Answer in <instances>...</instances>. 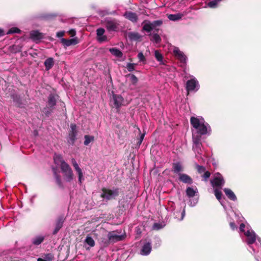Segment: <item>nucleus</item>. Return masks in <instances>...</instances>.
<instances>
[{"mask_svg": "<svg viewBox=\"0 0 261 261\" xmlns=\"http://www.w3.org/2000/svg\"><path fill=\"white\" fill-rule=\"evenodd\" d=\"M54 160L55 164L60 165V167L63 165V163H67L63 160L61 154L55 153L54 156Z\"/></svg>", "mask_w": 261, "mask_h": 261, "instance_id": "5701e85b", "label": "nucleus"}, {"mask_svg": "<svg viewBox=\"0 0 261 261\" xmlns=\"http://www.w3.org/2000/svg\"><path fill=\"white\" fill-rule=\"evenodd\" d=\"M137 57L140 61L143 62L145 60V57L142 53H138Z\"/></svg>", "mask_w": 261, "mask_h": 261, "instance_id": "8fccbe9b", "label": "nucleus"}, {"mask_svg": "<svg viewBox=\"0 0 261 261\" xmlns=\"http://www.w3.org/2000/svg\"><path fill=\"white\" fill-rule=\"evenodd\" d=\"M61 169L63 173L64 179L67 182H71L74 178V174L71 168L67 163H63L61 167Z\"/></svg>", "mask_w": 261, "mask_h": 261, "instance_id": "423d86ee", "label": "nucleus"}, {"mask_svg": "<svg viewBox=\"0 0 261 261\" xmlns=\"http://www.w3.org/2000/svg\"><path fill=\"white\" fill-rule=\"evenodd\" d=\"M225 181L222 175L218 172L215 174L213 178L211 180L212 185L216 188L221 189Z\"/></svg>", "mask_w": 261, "mask_h": 261, "instance_id": "0eeeda50", "label": "nucleus"}, {"mask_svg": "<svg viewBox=\"0 0 261 261\" xmlns=\"http://www.w3.org/2000/svg\"><path fill=\"white\" fill-rule=\"evenodd\" d=\"M54 258V256L51 253L44 254L42 257L37 258V261H52Z\"/></svg>", "mask_w": 261, "mask_h": 261, "instance_id": "7c9ffc66", "label": "nucleus"}, {"mask_svg": "<svg viewBox=\"0 0 261 261\" xmlns=\"http://www.w3.org/2000/svg\"><path fill=\"white\" fill-rule=\"evenodd\" d=\"M17 34H18L21 32V31H20V30H19V29L17 28Z\"/></svg>", "mask_w": 261, "mask_h": 261, "instance_id": "e2e57ef3", "label": "nucleus"}, {"mask_svg": "<svg viewBox=\"0 0 261 261\" xmlns=\"http://www.w3.org/2000/svg\"><path fill=\"white\" fill-rule=\"evenodd\" d=\"M202 147V146H201V147ZM194 152L195 153V157L197 159V160L198 161V162L200 163H203L205 162V159H204V156H202L201 155L202 154V150L201 149V152L200 153H198L197 152H196L194 151Z\"/></svg>", "mask_w": 261, "mask_h": 261, "instance_id": "58836bf2", "label": "nucleus"}, {"mask_svg": "<svg viewBox=\"0 0 261 261\" xmlns=\"http://www.w3.org/2000/svg\"><path fill=\"white\" fill-rule=\"evenodd\" d=\"M144 136H145V133L142 134L141 135V136L140 137V138H139V141L137 142V145L139 146L141 144V143H142V141H143V140L144 139Z\"/></svg>", "mask_w": 261, "mask_h": 261, "instance_id": "09e8293b", "label": "nucleus"}, {"mask_svg": "<svg viewBox=\"0 0 261 261\" xmlns=\"http://www.w3.org/2000/svg\"><path fill=\"white\" fill-rule=\"evenodd\" d=\"M119 193L118 188L113 189L103 188L102 190L101 197L107 200H109L115 198L119 195Z\"/></svg>", "mask_w": 261, "mask_h": 261, "instance_id": "39448f33", "label": "nucleus"}, {"mask_svg": "<svg viewBox=\"0 0 261 261\" xmlns=\"http://www.w3.org/2000/svg\"><path fill=\"white\" fill-rule=\"evenodd\" d=\"M85 141L84 144L85 145H88L91 142H92L94 140V138L92 136L85 135L84 136Z\"/></svg>", "mask_w": 261, "mask_h": 261, "instance_id": "ea45409f", "label": "nucleus"}, {"mask_svg": "<svg viewBox=\"0 0 261 261\" xmlns=\"http://www.w3.org/2000/svg\"><path fill=\"white\" fill-rule=\"evenodd\" d=\"M186 195L189 198L193 197L196 193H198V190L196 188L195 189L192 187H188L186 191Z\"/></svg>", "mask_w": 261, "mask_h": 261, "instance_id": "bb28decb", "label": "nucleus"}, {"mask_svg": "<svg viewBox=\"0 0 261 261\" xmlns=\"http://www.w3.org/2000/svg\"><path fill=\"white\" fill-rule=\"evenodd\" d=\"M15 222L14 221H10L8 224L7 225V226L8 227H11V226H15Z\"/></svg>", "mask_w": 261, "mask_h": 261, "instance_id": "5fc2aeb1", "label": "nucleus"}, {"mask_svg": "<svg viewBox=\"0 0 261 261\" xmlns=\"http://www.w3.org/2000/svg\"><path fill=\"white\" fill-rule=\"evenodd\" d=\"M173 53L176 58L180 61V66L184 67L186 65L187 60L186 56L176 47L174 48Z\"/></svg>", "mask_w": 261, "mask_h": 261, "instance_id": "1a4fd4ad", "label": "nucleus"}, {"mask_svg": "<svg viewBox=\"0 0 261 261\" xmlns=\"http://www.w3.org/2000/svg\"><path fill=\"white\" fill-rule=\"evenodd\" d=\"M190 123L194 128L192 135V149L194 151L200 153L201 146H202L201 142V136L210 135L211 132V128L210 125L205 122L204 118L200 116L191 117L190 118Z\"/></svg>", "mask_w": 261, "mask_h": 261, "instance_id": "f257e3e1", "label": "nucleus"}, {"mask_svg": "<svg viewBox=\"0 0 261 261\" xmlns=\"http://www.w3.org/2000/svg\"><path fill=\"white\" fill-rule=\"evenodd\" d=\"M12 98H13L14 100H15V97H14V95H12Z\"/></svg>", "mask_w": 261, "mask_h": 261, "instance_id": "338daca9", "label": "nucleus"}, {"mask_svg": "<svg viewBox=\"0 0 261 261\" xmlns=\"http://www.w3.org/2000/svg\"><path fill=\"white\" fill-rule=\"evenodd\" d=\"M134 64L127 63L126 68L129 71H132L134 70Z\"/></svg>", "mask_w": 261, "mask_h": 261, "instance_id": "a18cd8bd", "label": "nucleus"}, {"mask_svg": "<svg viewBox=\"0 0 261 261\" xmlns=\"http://www.w3.org/2000/svg\"><path fill=\"white\" fill-rule=\"evenodd\" d=\"M45 110H46V109H45ZM50 113H51L50 111H46V110H45V111H44V113L45 114V115L46 116H48L50 114Z\"/></svg>", "mask_w": 261, "mask_h": 261, "instance_id": "052dcab7", "label": "nucleus"}, {"mask_svg": "<svg viewBox=\"0 0 261 261\" xmlns=\"http://www.w3.org/2000/svg\"><path fill=\"white\" fill-rule=\"evenodd\" d=\"M210 175L211 173L209 171H205L203 175V177L204 178L205 180H206L207 178L210 177Z\"/></svg>", "mask_w": 261, "mask_h": 261, "instance_id": "3c124183", "label": "nucleus"}, {"mask_svg": "<svg viewBox=\"0 0 261 261\" xmlns=\"http://www.w3.org/2000/svg\"><path fill=\"white\" fill-rule=\"evenodd\" d=\"M112 93L110 101L117 110V112H119L121 107L124 105V98L121 95L115 94L113 91Z\"/></svg>", "mask_w": 261, "mask_h": 261, "instance_id": "20e7f679", "label": "nucleus"}, {"mask_svg": "<svg viewBox=\"0 0 261 261\" xmlns=\"http://www.w3.org/2000/svg\"><path fill=\"white\" fill-rule=\"evenodd\" d=\"M250 247L251 248H252V249L253 251L254 252H255L254 249H253L251 246H250Z\"/></svg>", "mask_w": 261, "mask_h": 261, "instance_id": "69168bd1", "label": "nucleus"}, {"mask_svg": "<svg viewBox=\"0 0 261 261\" xmlns=\"http://www.w3.org/2000/svg\"><path fill=\"white\" fill-rule=\"evenodd\" d=\"M151 249V243H146L143 245L140 253L142 255H148L150 254Z\"/></svg>", "mask_w": 261, "mask_h": 261, "instance_id": "6ab92c4d", "label": "nucleus"}, {"mask_svg": "<svg viewBox=\"0 0 261 261\" xmlns=\"http://www.w3.org/2000/svg\"><path fill=\"white\" fill-rule=\"evenodd\" d=\"M185 215V211L184 210L181 213V218L180 219L181 220H182L184 219Z\"/></svg>", "mask_w": 261, "mask_h": 261, "instance_id": "13d9d810", "label": "nucleus"}, {"mask_svg": "<svg viewBox=\"0 0 261 261\" xmlns=\"http://www.w3.org/2000/svg\"><path fill=\"white\" fill-rule=\"evenodd\" d=\"M129 37L131 39L138 40L140 38V35L138 33L132 32L129 34Z\"/></svg>", "mask_w": 261, "mask_h": 261, "instance_id": "79ce46f5", "label": "nucleus"}, {"mask_svg": "<svg viewBox=\"0 0 261 261\" xmlns=\"http://www.w3.org/2000/svg\"><path fill=\"white\" fill-rule=\"evenodd\" d=\"M30 37L33 41L38 43L44 38V34L38 30H32L30 32Z\"/></svg>", "mask_w": 261, "mask_h": 261, "instance_id": "2eb2a0df", "label": "nucleus"}, {"mask_svg": "<svg viewBox=\"0 0 261 261\" xmlns=\"http://www.w3.org/2000/svg\"><path fill=\"white\" fill-rule=\"evenodd\" d=\"M179 180L182 182L188 184H192L193 181L192 178L187 174L179 173Z\"/></svg>", "mask_w": 261, "mask_h": 261, "instance_id": "b1692460", "label": "nucleus"}, {"mask_svg": "<svg viewBox=\"0 0 261 261\" xmlns=\"http://www.w3.org/2000/svg\"><path fill=\"white\" fill-rule=\"evenodd\" d=\"M214 192H215V195L216 198H217L218 200H219V201L221 202V204L223 206L222 202L221 201V197H222V193L221 191L219 189H218L217 188H215V189L214 190Z\"/></svg>", "mask_w": 261, "mask_h": 261, "instance_id": "a19ab883", "label": "nucleus"}, {"mask_svg": "<svg viewBox=\"0 0 261 261\" xmlns=\"http://www.w3.org/2000/svg\"><path fill=\"white\" fill-rule=\"evenodd\" d=\"M222 0H213L210 1L206 4V6L210 8H216L218 7L219 4Z\"/></svg>", "mask_w": 261, "mask_h": 261, "instance_id": "473e14b6", "label": "nucleus"}, {"mask_svg": "<svg viewBox=\"0 0 261 261\" xmlns=\"http://www.w3.org/2000/svg\"><path fill=\"white\" fill-rule=\"evenodd\" d=\"M119 23L116 19H108L105 22V26L109 31H117Z\"/></svg>", "mask_w": 261, "mask_h": 261, "instance_id": "f8f14e48", "label": "nucleus"}, {"mask_svg": "<svg viewBox=\"0 0 261 261\" xmlns=\"http://www.w3.org/2000/svg\"><path fill=\"white\" fill-rule=\"evenodd\" d=\"M150 40L154 43H159L161 41V38L157 33H153L151 36Z\"/></svg>", "mask_w": 261, "mask_h": 261, "instance_id": "c9c22d12", "label": "nucleus"}, {"mask_svg": "<svg viewBox=\"0 0 261 261\" xmlns=\"http://www.w3.org/2000/svg\"><path fill=\"white\" fill-rule=\"evenodd\" d=\"M49 16H35V18H46L48 17Z\"/></svg>", "mask_w": 261, "mask_h": 261, "instance_id": "bf43d9fd", "label": "nucleus"}, {"mask_svg": "<svg viewBox=\"0 0 261 261\" xmlns=\"http://www.w3.org/2000/svg\"><path fill=\"white\" fill-rule=\"evenodd\" d=\"M244 228V224L241 223L239 229L241 232H244V234L247 238L246 242L247 244L250 245L255 242L256 245L261 247V239L257 237L255 233L252 229H248L246 231H245Z\"/></svg>", "mask_w": 261, "mask_h": 261, "instance_id": "f03ea898", "label": "nucleus"}, {"mask_svg": "<svg viewBox=\"0 0 261 261\" xmlns=\"http://www.w3.org/2000/svg\"><path fill=\"white\" fill-rule=\"evenodd\" d=\"M61 43L65 46H69L72 45L77 44L78 41L76 38H72L71 39H66L62 38L61 39Z\"/></svg>", "mask_w": 261, "mask_h": 261, "instance_id": "412c9836", "label": "nucleus"}, {"mask_svg": "<svg viewBox=\"0 0 261 261\" xmlns=\"http://www.w3.org/2000/svg\"><path fill=\"white\" fill-rule=\"evenodd\" d=\"M154 57L156 60L160 63V64H165L163 55L157 50L154 51Z\"/></svg>", "mask_w": 261, "mask_h": 261, "instance_id": "72a5a7b5", "label": "nucleus"}, {"mask_svg": "<svg viewBox=\"0 0 261 261\" xmlns=\"http://www.w3.org/2000/svg\"><path fill=\"white\" fill-rule=\"evenodd\" d=\"M70 130L68 134L67 142L69 144L73 145H74L77 135V131L76 129V125L74 123L70 124Z\"/></svg>", "mask_w": 261, "mask_h": 261, "instance_id": "6e6552de", "label": "nucleus"}, {"mask_svg": "<svg viewBox=\"0 0 261 261\" xmlns=\"http://www.w3.org/2000/svg\"><path fill=\"white\" fill-rule=\"evenodd\" d=\"M16 33V27H14V28H13L12 29H10V30L8 31V32H7V34H13V33Z\"/></svg>", "mask_w": 261, "mask_h": 261, "instance_id": "864d4df0", "label": "nucleus"}, {"mask_svg": "<svg viewBox=\"0 0 261 261\" xmlns=\"http://www.w3.org/2000/svg\"><path fill=\"white\" fill-rule=\"evenodd\" d=\"M110 52L117 58H122L123 56V53L122 51L116 48H111L109 49Z\"/></svg>", "mask_w": 261, "mask_h": 261, "instance_id": "cd10ccee", "label": "nucleus"}, {"mask_svg": "<svg viewBox=\"0 0 261 261\" xmlns=\"http://www.w3.org/2000/svg\"><path fill=\"white\" fill-rule=\"evenodd\" d=\"M49 16H51V17H55V16H56V15H55V14H52V15H49Z\"/></svg>", "mask_w": 261, "mask_h": 261, "instance_id": "0e129e2a", "label": "nucleus"}, {"mask_svg": "<svg viewBox=\"0 0 261 261\" xmlns=\"http://www.w3.org/2000/svg\"><path fill=\"white\" fill-rule=\"evenodd\" d=\"M71 163L77 174L79 183V184L81 185L82 183V181L84 180L82 170L79 167V166L77 163L76 162V160H75V159L72 158L71 159Z\"/></svg>", "mask_w": 261, "mask_h": 261, "instance_id": "ddd939ff", "label": "nucleus"}, {"mask_svg": "<svg viewBox=\"0 0 261 261\" xmlns=\"http://www.w3.org/2000/svg\"><path fill=\"white\" fill-rule=\"evenodd\" d=\"M224 192H225L226 195L227 197L230 200L235 201L237 200V197L234 194V193L230 189L228 188L224 189Z\"/></svg>", "mask_w": 261, "mask_h": 261, "instance_id": "393cba45", "label": "nucleus"}, {"mask_svg": "<svg viewBox=\"0 0 261 261\" xmlns=\"http://www.w3.org/2000/svg\"><path fill=\"white\" fill-rule=\"evenodd\" d=\"M52 169H53L54 177L56 179V182L57 184L60 188H64L63 184L62 183L60 176L57 173V169L55 167H53Z\"/></svg>", "mask_w": 261, "mask_h": 261, "instance_id": "4be33fe9", "label": "nucleus"}, {"mask_svg": "<svg viewBox=\"0 0 261 261\" xmlns=\"http://www.w3.org/2000/svg\"><path fill=\"white\" fill-rule=\"evenodd\" d=\"M162 227H163L162 225L159 223H155L153 225V228L154 229H156V230L160 229Z\"/></svg>", "mask_w": 261, "mask_h": 261, "instance_id": "49530a36", "label": "nucleus"}, {"mask_svg": "<svg viewBox=\"0 0 261 261\" xmlns=\"http://www.w3.org/2000/svg\"><path fill=\"white\" fill-rule=\"evenodd\" d=\"M44 64L46 70H49L54 65V60L53 58H48L45 60Z\"/></svg>", "mask_w": 261, "mask_h": 261, "instance_id": "a878e982", "label": "nucleus"}, {"mask_svg": "<svg viewBox=\"0 0 261 261\" xmlns=\"http://www.w3.org/2000/svg\"><path fill=\"white\" fill-rule=\"evenodd\" d=\"M183 16V15L181 13H176L174 14H169L168 15V18L171 21H178L180 20L182 17Z\"/></svg>", "mask_w": 261, "mask_h": 261, "instance_id": "c85d7f7f", "label": "nucleus"}, {"mask_svg": "<svg viewBox=\"0 0 261 261\" xmlns=\"http://www.w3.org/2000/svg\"><path fill=\"white\" fill-rule=\"evenodd\" d=\"M127 78L128 80L132 81V82H137L138 80L137 77L133 74H128Z\"/></svg>", "mask_w": 261, "mask_h": 261, "instance_id": "c03bdc74", "label": "nucleus"}, {"mask_svg": "<svg viewBox=\"0 0 261 261\" xmlns=\"http://www.w3.org/2000/svg\"><path fill=\"white\" fill-rule=\"evenodd\" d=\"M85 243L88 245L90 247H94L95 244L94 240L89 235L86 237L85 240Z\"/></svg>", "mask_w": 261, "mask_h": 261, "instance_id": "f704fd0d", "label": "nucleus"}, {"mask_svg": "<svg viewBox=\"0 0 261 261\" xmlns=\"http://www.w3.org/2000/svg\"><path fill=\"white\" fill-rule=\"evenodd\" d=\"M230 226L232 230H234L237 228V226L236 225L235 223L234 222H230Z\"/></svg>", "mask_w": 261, "mask_h": 261, "instance_id": "6e6d98bb", "label": "nucleus"}, {"mask_svg": "<svg viewBox=\"0 0 261 261\" xmlns=\"http://www.w3.org/2000/svg\"><path fill=\"white\" fill-rule=\"evenodd\" d=\"M64 220L65 218L64 216H60L58 218L56 223L55 228L53 232L54 234H57L59 230L62 227Z\"/></svg>", "mask_w": 261, "mask_h": 261, "instance_id": "aec40b11", "label": "nucleus"}, {"mask_svg": "<svg viewBox=\"0 0 261 261\" xmlns=\"http://www.w3.org/2000/svg\"><path fill=\"white\" fill-rule=\"evenodd\" d=\"M96 39L99 43L107 42L109 40V38L104 35L105 30L102 28H99L96 30Z\"/></svg>", "mask_w": 261, "mask_h": 261, "instance_id": "4468645a", "label": "nucleus"}, {"mask_svg": "<svg viewBox=\"0 0 261 261\" xmlns=\"http://www.w3.org/2000/svg\"><path fill=\"white\" fill-rule=\"evenodd\" d=\"M183 82H197L196 79L193 76L187 73L184 77Z\"/></svg>", "mask_w": 261, "mask_h": 261, "instance_id": "4c0bfd02", "label": "nucleus"}, {"mask_svg": "<svg viewBox=\"0 0 261 261\" xmlns=\"http://www.w3.org/2000/svg\"><path fill=\"white\" fill-rule=\"evenodd\" d=\"M117 230L109 231L108 233V238L111 243H116L123 240L125 237V234H117Z\"/></svg>", "mask_w": 261, "mask_h": 261, "instance_id": "9b49d317", "label": "nucleus"}, {"mask_svg": "<svg viewBox=\"0 0 261 261\" xmlns=\"http://www.w3.org/2000/svg\"><path fill=\"white\" fill-rule=\"evenodd\" d=\"M123 16L133 23L137 22L138 20L137 14L132 11H126L123 14Z\"/></svg>", "mask_w": 261, "mask_h": 261, "instance_id": "f3484780", "label": "nucleus"}, {"mask_svg": "<svg viewBox=\"0 0 261 261\" xmlns=\"http://www.w3.org/2000/svg\"><path fill=\"white\" fill-rule=\"evenodd\" d=\"M58 98V95L55 93H50L48 97L47 104L50 108L53 109L57 103V99Z\"/></svg>", "mask_w": 261, "mask_h": 261, "instance_id": "a211bd4d", "label": "nucleus"}, {"mask_svg": "<svg viewBox=\"0 0 261 261\" xmlns=\"http://www.w3.org/2000/svg\"><path fill=\"white\" fill-rule=\"evenodd\" d=\"M3 261H16V250L15 249L5 251L1 256Z\"/></svg>", "mask_w": 261, "mask_h": 261, "instance_id": "9d476101", "label": "nucleus"}, {"mask_svg": "<svg viewBox=\"0 0 261 261\" xmlns=\"http://www.w3.org/2000/svg\"><path fill=\"white\" fill-rule=\"evenodd\" d=\"M5 34L3 30L0 29V36H3Z\"/></svg>", "mask_w": 261, "mask_h": 261, "instance_id": "680f3d73", "label": "nucleus"}, {"mask_svg": "<svg viewBox=\"0 0 261 261\" xmlns=\"http://www.w3.org/2000/svg\"><path fill=\"white\" fill-rule=\"evenodd\" d=\"M110 243L111 242L108 237H102L100 238L99 241V244L102 247H108L110 244Z\"/></svg>", "mask_w": 261, "mask_h": 261, "instance_id": "2f4dec72", "label": "nucleus"}, {"mask_svg": "<svg viewBox=\"0 0 261 261\" xmlns=\"http://www.w3.org/2000/svg\"><path fill=\"white\" fill-rule=\"evenodd\" d=\"M65 35V31H60L57 33V37L58 38L62 37Z\"/></svg>", "mask_w": 261, "mask_h": 261, "instance_id": "603ef678", "label": "nucleus"}, {"mask_svg": "<svg viewBox=\"0 0 261 261\" xmlns=\"http://www.w3.org/2000/svg\"><path fill=\"white\" fill-rule=\"evenodd\" d=\"M186 88L188 94L195 92L199 88L198 83H186Z\"/></svg>", "mask_w": 261, "mask_h": 261, "instance_id": "dca6fc26", "label": "nucleus"}, {"mask_svg": "<svg viewBox=\"0 0 261 261\" xmlns=\"http://www.w3.org/2000/svg\"><path fill=\"white\" fill-rule=\"evenodd\" d=\"M44 240V237L42 236H37L32 240V243L35 245H39Z\"/></svg>", "mask_w": 261, "mask_h": 261, "instance_id": "e433bc0d", "label": "nucleus"}, {"mask_svg": "<svg viewBox=\"0 0 261 261\" xmlns=\"http://www.w3.org/2000/svg\"><path fill=\"white\" fill-rule=\"evenodd\" d=\"M173 170L174 173L179 174L182 170V166L180 162L174 163L173 164Z\"/></svg>", "mask_w": 261, "mask_h": 261, "instance_id": "c756f323", "label": "nucleus"}, {"mask_svg": "<svg viewBox=\"0 0 261 261\" xmlns=\"http://www.w3.org/2000/svg\"><path fill=\"white\" fill-rule=\"evenodd\" d=\"M69 33L70 34H71L72 36H74L75 35L76 32L74 30L71 29L69 31Z\"/></svg>", "mask_w": 261, "mask_h": 261, "instance_id": "4d7b16f0", "label": "nucleus"}, {"mask_svg": "<svg viewBox=\"0 0 261 261\" xmlns=\"http://www.w3.org/2000/svg\"><path fill=\"white\" fill-rule=\"evenodd\" d=\"M17 103H18V99H17Z\"/></svg>", "mask_w": 261, "mask_h": 261, "instance_id": "774afa93", "label": "nucleus"}, {"mask_svg": "<svg viewBox=\"0 0 261 261\" xmlns=\"http://www.w3.org/2000/svg\"><path fill=\"white\" fill-rule=\"evenodd\" d=\"M195 166L198 173H202L205 172V168L204 166L199 165L197 164H196Z\"/></svg>", "mask_w": 261, "mask_h": 261, "instance_id": "37998d69", "label": "nucleus"}, {"mask_svg": "<svg viewBox=\"0 0 261 261\" xmlns=\"http://www.w3.org/2000/svg\"><path fill=\"white\" fill-rule=\"evenodd\" d=\"M163 23V20L162 19L156 20L153 21H150L148 20H144L142 24V31L147 33H150L151 31H155L158 32L159 30V28L160 27Z\"/></svg>", "mask_w": 261, "mask_h": 261, "instance_id": "7ed1b4c3", "label": "nucleus"}, {"mask_svg": "<svg viewBox=\"0 0 261 261\" xmlns=\"http://www.w3.org/2000/svg\"><path fill=\"white\" fill-rule=\"evenodd\" d=\"M198 198H194L193 199H190V205L192 206H195L196 203L198 202Z\"/></svg>", "mask_w": 261, "mask_h": 261, "instance_id": "de8ad7c7", "label": "nucleus"}]
</instances>
